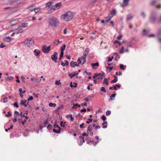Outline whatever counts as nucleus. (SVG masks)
Segmentation results:
<instances>
[{
  "label": "nucleus",
  "mask_w": 161,
  "mask_h": 161,
  "mask_svg": "<svg viewBox=\"0 0 161 161\" xmlns=\"http://www.w3.org/2000/svg\"><path fill=\"white\" fill-rule=\"evenodd\" d=\"M77 83H75V82H74L73 83V85H72V82H71L70 84V86L71 87H76L77 86Z\"/></svg>",
  "instance_id": "obj_33"
},
{
  "label": "nucleus",
  "mask_w": 161,
  "mask_h": 161,
  "mask_svg": "<svg viewBox=\"0 0 161 161\" xmlns=\"http://www.w3.org/2000/svg\"><path fill=\"white\" fill-rule=\"evenodd\" d=\"M79 138L80 140V142L79 145L81 146L82 145L83 143L85 142V141L84 139V138L82 136H79Z\"/></svg>",
  "instance_id": "obj_13"
},
{
  "label": "nucleus",
  "mask_w": 161,
  "mask_h": 161,
  "mask_svg": "<svg viewBox=\"0 0 161 161\" xmlns=\"http://www.w3.org/2000/svg\"><path fill=\"white\" fill-rule=\"evenodd\" d=\"M120 69L124 70L125 68H124V66L123 64H121L120 65Z\"/></svg>",
  "instance_id": "obj_56"
},
{
  "label": "nucleus",
  "mask_w": 161,
  "mask_h": 161,
  "mask_svg": "<svg viewBox=\"0 0 161 161\" xmlns=\"http://www.w3.org/2000/svg\"><path fill=\"white\" fill-rule=\"evenodd\" d=\"M52 4L53 2H48L46 4L45 6L46 7H47L49 8H50V7L52 6Z\"/></svg>",
  "instance_id": "obj_26"
},
{
  "label": "nucleus",
  "mask_w": 161,
  "mask_h": 161,
  "mask_svg": "<svg viewBox=\"0 0 161 161\" xmlns=\"http://www.w3.org/2000/svg\"><path fill=\"white\" fill-rule=\"evenodd\" d=\"M35 81L37 82H39L41 81V79L40 78H38L35 80Z\"/></svg>",
  "instance_id": "obj_58"
},
{
  "label": "nucleus",
  "mask_w": 161,
  "mask_h": 161,
  "mask_svg": "<svg viewBox=\"0 0 161 161\" xmlns=\"http://www.w3.org/2000/svg\"><path fill=\"white\" fill-rule=\"evenodd\" d=\"M49 106L50 107H55L56 106V104L55 103H50L49 104Z\"/></svg>",
  "instance_id": "obj_39"
},
{
  "label": "nucleus",
  "mask_w": 161,
  "mask_h": 161,
  "mask_svg": "<svg viewBox=\"0 0 161 161\" xmlns=\"http://www.w3.org/2000/svg\"><path fill=\"white\" fill-rule=\"evenodd\" d=\"M33 9L34 12L36 13L41 10V8H33Z\"/></svg>",
  "instance_id": "obj_34"
},
{
  "label": "nucleus",
  "mask_w": 161,
  "mask_h": 161,
  "mask_svg": "<svg viewBox=\"0 0 161 161\" xmlns=\"http://www.w3.org/2000/svg\"><path fill=\"white\" fill-rule=\"evenodd\" d=\"M8 101V97H4L3 99V102L6 103Z\"/></svg>",
  "instance_id": "obj_49"
},
{
  "label": "nucleus",
  "mask_w": 161,
  "mask_h": 161,
  "mask_svg": "<svg viewBox=\"0 0 161 161\" xmlns=\"http://www.w3.org/2000/svg\"><path fill=\"white\" fill-rule=\"evenodd\" d=\"M133 17V15L131 14H129L127 16L126 20L129 21Z\"/></svg>",
  "instance_id": "obj_18"
},
{
  "label": "nucleus",
  "mask_w": 161,
  "mask_h": 161,
  "mask_svg": "<svg viewBox=\"0 0 161 161\" xmlns=\"http://www.w3.org/2000/svg\"><path fill=\"white\" fill-rule=\"evenodd\" d=\"M101 92H103L104 93L106 92L105 88L104 87H102L101 90Z\"/></svg>",
  "instance_id": "obj_44"
},
{
  "label": "nucleus",
  "mask_w": 161,
  "mask_h": 161,
  "mask_svg": "<svg viewBox=\"0 0 161 161\" xmlns=\"http://www.w3.org/2000/svg\"><path fill=\"white\" fill-rule=\"evenodd\" d=\"M156 20V14L152 12L150 18V21L152 23H154Z\"/></svg>",
  "instance_id": "obj_6"
},
{
  "label": "nucleus",
  "mask_w": 161,
  "mask_h": 161,
  "mask_svg": "<svg viewBox=\"0 0 161 161\" xmlns=\"http://www.w3.org/2000/svg\"><path fill=\"white\" fill-rule=\"evenodd\" d=\"M129 0H123V2L121 4L122 7H125L126 6L128 3Z\"/></svg>",
  "instance_id": "obj_14"
},
{
  "label": "nucleus",
  "mask_w": 161,
  "mask_h": 161,
  "mask_svg": "<svg viewBox=\"0 0 161 161\" xmlns=\"http://www.w3.org/2000/svg\"><path fill=\"white\" fill-rule=\"evenodd\" d=\"M61 127H64L65 126V123H64L63 121H62L60 123Z\"/></svg>",
  "instance_id": "obj_57"
},
{
  "label": "nucleus",
  "mask_w": 161,
  "mask_h": 161,
  "mask_svg": "<svg viewBox=\"0 0 161 161\" xmlns=\"http://www.w3.org/2000/svg\"><path fill=\"white\" fill-rule=\"evenodd\" d=\"M14 78L13 76H11L9 77H8L6 78V80H12L14 79Z\"/></svg>",
  "instance_id": "obj_41"
},
{
  "label": "nucleus",
  "mask_w": 161,
  "mask_h": 161,
  "mask_svg": "<svg viewBox=\"0 0 161 161\" xmlns=\"http://www.w3.org/2000/svg\"><path fill=\"white\" fill-rule=\"evenodd\" d=\"M18 20L17 19H14L9 22L11 25H13L16 24L18 22Z\"/></svg>",
  "instance_id": "obj_15"
},
{
  "label": "nucleus",
  "mask_w": 161,
  "mask_h": 161,
  "mask_svg": "<svg viewBox=\"0 0 161 161\" xmlns=\"http://www.w3.org/2000/svg\"><path fill=\"white\" fill-rule=\"evenodd\" d=\"M35 6V5L34 4H33L30 5L29 7H28V8L30 9V8H32L33 7H34Z\"/></svg>",
  "instance_id": "obj_61"
},
{
  "label": "nucleus",
  "mask_w": 161,
  "mask_h": 161,
  "mask_svg": "<svg viewBox=\"0 0 161 161\" xmlns=\"http://www.w3.org/2000/svg\"><path fill=\"white\" fill-rule=\"evenodd\" d=\"M76 75V74L74 73H71L69 75V76L71 78H72L73 77Z\"/></svg>",
  "instance_id": "obj_35"
},
{
  "label": "nucleus",
  "mask_w": 161,
  "mask_h": 161,
  "mask_svg": "<svg viewBox=\"0 0 161 161\" xmlns=\"http://www.w3.org/2000/svg\"><path fill=\"white\" fill-rule=\"evenodd\" d=\"M114 79L112 80L111 81V83H116L118 81V77L116 75L114 76Z\"/></svg>",
  "instance_id": "obj_25"
},
{
  "label": "nucleus",
  "mask_w": 161,
  "mask_h": 161,
  "mask_svg": "<svg viewBox=\"0 0 161 161\" xmlns=\"http://www.w3.org/2000/svg\"><path fill=\"white\" fill-rule=\"evenodd\" d=\"M85 124L84 123H82L81 124H80V127L81 128H85V126H84Z\"/></svg>",
  "instance_id": "obj_54"
},
{
  "label": "nucleus",
  "mask_w": 161,
  "mask_h": 161,
  "mask_svg": "<svg viewBox=\"0 0 161 161\" xmlns=\"http://www.w3.org/2000/svg\"><path fill=\"white\" fill-rule=\"evenodd\" d=\"M49 10L47 11V13L48 14H51L56 10V8L54 6H52L49 8Z\"/></svg>",
  "instance_id": "obj_10"
},
{
  "label": "nucleus",
  "mask_w": 161,
  "mask_h": 161,
  "mask_svg": "<svg viewBox=\"0 0 161 161\" xmlns=\"http://www.w3.org/2000/svg\"><path fill=\"white\" fill-rule=\"evenodd\" d=\"M65 47L66 45L65 44H64V45H63V46L60 48L61 52H64V51L65 50Z\"/></svg>",
  "instance_id": "obj_32"
},
{
  "label": "nucleus",
  "mask_w": 161,
  "mask_h": 161,
  "mask_svg": "<svg viewBox=\"0 0 161 161\" xmlns=\"http://www.w3.org/2000/svg\"><path fill=\"white\" fill-rule=\"evenodd\" d=\"M92 67L93 69H97V67L99 66V64L98 63H92L91 64Z\"/></svg>",
  "instance_id": "obj_17"
},
{
  "label": "nucleus",
  "mask_w": 161,
  "mask_h": 161,
  "mask_svg": "<svg viewBox=\"0 0 161 161\" xmlns=\"http://www.w3.org/2000/svg\"><path fill=\"white\" fill-rule=\"evenodd\" d=\"M116 11L115 9H113L110 12V14L111 15H113V16L116 15Z\"/></svg>",
  "instance_id": "obj_27"
},
{
  "label": "nucleus",
  "mask_w": 161,
  "mask_h": 161,
  "mask_svg": "<svg viewBox=\"0 0 161 161\" xmlns=\"http://www.w3.org/2000/svg\"><path fill=\"white\" fill-rule=\"evenodd\" d=\"M90 51L89 48H87L85 49V50L84 52V54H83V56H84V57H86L88 53Z\"/></svg>",
  "instance_id": "obj_21"
},
{
  "label": "nucleus",
  "mask_w": 161,
  "mask_h": 161,
  "mask_svg": "<svg viewBox=\"0 0 161 161\" xmlns=\"http://www.w3.org/2000/svg\"><path fill=\"white\" fill-rule=\"evenodd\" d=\"M13 125H11L9 128H8V129H5V131L6 132L8 131V130H9L10 129H12L13 128Z\"/></svg>",
  "instance_id": "obj_51"
},
{
  "label": "nucleus",
  "mask_w": 161,
  "mask_h": 161,
  "mask_svg": "<svg viewBox=\"0 0 161 161\" xmlns=\"http://www.w3.org/2000/svg\"><path fill=\"white\" fill-rule=\"evenodd\" d=\"M65 63H64L63 61H61V65L63 67L68 66L69 65V62L67 60H65Z\"/></svg>",
  "instance_id": "obj_19"
},
{
  "label": "nucleus",
  "mask_w": 161,
  "mask_h": 161,
  "mask_svg": "<svg viewBox=\"0 0 161 161\" xmlns=\"http://www.w3.org/2000/svg\"><path fill=\"white\" fill-rule=\"evenodd\" d=\"M108 62H111L112 61V59L113 58V57L112 56L111 58H110V57H108Z\"/></svg>",
  "instance_id": "obj_63"
},
{
  "label": "nucleus",
  "mask_w": 161,
  "mask_h": 161,
  "mask_svg": "<svg viewBox=\"0 0 161 161\" xmlns=\"http://www.w3.org/2000/svg\"><path fill=\"white\" fill-rule=\"evenodd\" d=\"M24 31V30L23 29L20 28L17 31H16L15 32V33L16 34H18L20 33H22Z\"/></svg>",
  "instance_id": "obj_31"
},
{
  "label": "nucleus",
  "mask_w": 161,
  "mask_h": 161,
  "mask_svg": "<svg viewBox=\"0 0 161 161\" xmlns=\"http://www.w3.org/2000/svg\"><path fill=\"white\" fill-rule=\"evenodd\" d=\"M28 23H23L19 27H22L23 28L26 27L28 26Z\"/></svg>",
  "instance_id": "obj_23"
},
{
  "label": "nucleus",
  "mask_w": 161,
  "mask_h": 161,
  "mask_svg": "<svg viewBox=\"0 0 161 161\" xmlns=\"http://www.w3.org/2000/svg\"><path fill=\"white\" fill-rule=\"evenodd\" d=\"M111 112L110 111V110H107V111H106V114L108 115H108H110V114H111Z\"/></svg>",
  "instance_id": "obj_55"
},
{
  "label": "nucleus",
  "mask_w": 161,
  "mask_h": 161,
  "mask_svg": "<svg viewBox=\"0 0 161 161\" xmlns=\"http://www.w3.org/2000/svg\"><path fill=\"white\" fill-rule=\"evenodd\" d=\"M159 0H154L152 1L151 3V5H153L155 3H157L158 1Z\"/></svg>",
  "instance_id": "obj_40"
},
{
  "label": "nucleus",
  "mask_w": 161,
  "mask_h": 161,
  "mask_svg": "<svg viewBox=\"0 0 161 161\" xmlns=\"http://www.w3.org/2000/svg\"><path fill=\"white\" fill-rule=\"evenodd\" d=\"M116 95V94L114 93L110 97V99L112 100L114 99V98H113V97H114Z\"/></svg>",
  "instance_id": "obj_43"
},
{
  "label": "nucleus",
  "mask_w": 161,
  "mask_h": 161,
  "mask_svg": "<svg viewBox=\"0 0 161 161\" xmlns=\"http://www.w3.org/2000/svg\"><path fill=\"white\" fill-rule=\"evenodd\" d=\"M42 49L43 53H48L51 51V46H47L46 45H43L42 47Z\"/></svg>",
  "instance_id": "obj_4"
},
{
  "label": "nucleus",
  "mask_w": 161,
  "mask_h": 161,
  "mask_svg": "<svg viewBox=\"0 0 161 161\" xmlns=\"http://www.w3.org/2000/svg\"><path fill=\"white\" fill-rule=\"evenodd\" d=\"M5 115L6 117L10 116H11V114L10 113V112L9 111L8 112L7 114H6Z\"/></svg>",
  "instance_id": "obj_64"
},
{
  "label": "nucleus",
  "mask_w": 161,
  "mask_h": 161,
  "mask_svg": "<svg viewBox=\"0 0 161 161\" xmlns=\"http://www.w3.org/2000/svg\"><path fill=\"white\" fill-rule=\"evenodd\" d=\"M86 57H84V56L83 55V56L79 57L77 60V62L80 64L81 63V61H83L81 64L82 65H83V64H84L86 62Z\"/></svg>",
  "instance_id": "obj_5"
},
{
  "label": "nucleus",
  "mask_w": 161,
  "mask_h": 161,
  "mask_svg": "<svg viewBox=\"0 0 161 161\" xmlns=\"http://www.w3.org/2000/svg\"><path fill=\"white\" fill-rule=\"evenodd\" d=\"M103 83L104 84H105L106 85H107L108 84V82L107 79L106 78H105L103 80Z\"/></svg>",
  "instance_id": "obj_37"
},
{
  "label": "nucleus",
  "mask_w": 161,
  "mask_h": 161,
  "mask_svg": "<svg viewBox=\"0 0 161 161\" xmlns=\"http://www.w3.org/2000/svg\"><path fill=\"white\" fill-rule=\"evenodd\" d=\"M115 74L116 75H121L122 74V73L120 71H119L118 73V72H116Z\"/></svg>",
  "instance_id": "obj_62"
},
{
  "label": "nucleus",
  "mask_w": 161,
  "mask_h": 161,
  "mask_svg": "<svg viewBox=\"0 0 161 161\" xmlns=\"http://www.w3.org/2000/svg\"><path fill=\"white\" fill-rule=\"evenodd\" d=\"M107 123L106 121H104L103 122V123H102V125H103V128H107Z\"/></svg>",
  "instance_id": "obj_30"
},
{
  "label": "nucleus",
  "mask_w": 161,
  "mask_h": 161,
  "mask_svg": "<svg viewBox=\"0 0 161 161\" xmlns=\"http://www.w3.org/2000/svg\"><path fill=\"white\" fill-rule=\"evenodd\" d=\"M74 14V13L71 11H68L62 14L60 18L61 19L65 21H69L73 18Z\"/></svg>",
  "instance_id": "obj_1"
},
{
  "label": "nucleus",
  "mask_w": 161,
  "mask_h": 161,
  "mask_svg": "<svg viewBox=\"0 0 161 161\" xmlns=\"http://www.w3.org/2000/svg\"><path fill=\"white\" fill-rule=\"evenodd\" d=\"M141 15L143 18H145L146 16V14L144 12H142Z\"/></svg>",
  "instance_id": "obj_42"
},
{
  "label": "nucleus",
  "mask_w": 161,
  "mask_h": 161,
  "mask_svg": "<svg viewBox=\"0 0 161 161\" xmlns=\"http://www.w3.org/2000/svg\"><path fill=\"white\" fill-rule=\"evenodd\" d=\"M61 42H62L60 41L59 40H55L53 43L56 46H57L59 43Z\"/></svg>",
  "instance_id": "obj_28"
},
{
  "label": "nucleus",
  "mask_w": 161,
  "mask_h": 161,
  "mask_svg": "<svg viewBox=\"0 0 161 161\" xmlns=\"http://www.w3.org/2000/svg\"><path fill=\"white\" fill-rule=\"evenodd\" d=\"M91 125H89L87 128V134H89L91 136L93 135V133L92 131V129L90 128V126Z\"/></svg>",
  "instance_id": "obj_12"
},
{
  "label": "nucleus",
  "mask_w": 161,
  "mask_h": 161,
  "mask_svg": "<svg viewBox=\"0 0 161 161\" xmlns=\"http://www.w3.org/2000/svg\"><path fill=\"white\" fill-rule=\"evenodd\" d=\"M23 43L26 46L29 47L32 46L34 44V42L32 39H26L25 40Z\"/></svg>",
  "instance_id": "obj_3"
},
{
  "label": "nucleus",
  "mask_w": 161,
  "mask_h": 161,
  "mask_svg": "<svg viewBox=\"0 0 161 161\" xmlns=\"http://www.w3.org/2000/svg\"><path fill=\"white\" fill-rule=\"evenodd\" d=\"M68 116H69V117H70V120L71 121H73L74 120V118L73 117H72V115L71 114H69V115H67L66 116V118H68Z\"/></svg>",
  "instance_id": "obj_38"
},
{
  "label": "nucleus",
  "mask_w": 161,
  "mask_h": 161,
  "mask_svg": "<svg viewBox=\"0 0 161 161\" xmlns=\"http://www.w3.org/2000/svg\"><path fill=\"white\" fill-rule=\"evenodd\" d=\"M56 8V10L60 8L61 6V3L59 2L55 4L54 6Z\"/></svg>",
  "instance_id": "obj_20"
},
{
  "label": "nucleus",
  "mask_w": 161,
  "mask_h": 161,
  "mask_svg": "<svg viewBox=\"0 0 161 161\" xmlns=\"http://www.w3.org/2000/svg\"><path fill=\"white\" fill-rule=\"evenodd\" d=\"M53 127L54 128L57 127L59 129L58 130H56V129H53V132L56 133H60V131L61 130V128L59 127V126L58 125H57V124L56 123L54 124Z\"/></svg>",
  "instance_id": "obj_9"
},
{
  "label": "nucleus",
  "mask_w": 161,
  "mask_h": 161,
  "mask_svg": "<svg viewBox=\"0 0 161 161\" xmlns=\"http://www.w3.org/2000/svg\"><path fill=\"white\" fill-rule=\"evenodd\" d=\"M101 119L103 120V121H105L106 119V118L105 116L104 115H103Z\"/></svg>",
  "instance_id": "obj_60"
},
{
  "label": "nucleus",
  "mask_w": 161,
  "mask_h": 161,
  "mask_svg": "<svg viewBox=\"0 0 161 161\" xmlns=\"http://www.w3.org/2000/svg\"><path fill=\"white\" fill-rule=\"evenodd\" d=\"M33 99V97L32 96H30L27 99V101H31Z\"/></svg>",
  "instance_id": "obj_59"
},
{
  "label": "nucleus",
  "mask_w": 161,
  "mask_h": 161,
  "mask_svg": "<svg viewBox=\"0 0 161 161\" xmlns=\"http://www.w3.org/2000/svg\"><path fill=\"white\" fill-rule=\"evenodd\" d=\"M99 76H103V75H102L101 73H99L98 74L96 73L93 75V77L94 79H95L96 77H98Z\"/></svg>",
  "instance_id": "obj_29"
},
{
  "label": "nucleus",
  "mask_w": 161,
  "mask_h": 161,
  "mask_svg": "<svg viewBox=\"0 0 161 161\" xmlns=\"http://www.w3.org/2000/svg\"><path fill=\"white\" fill-rule=\"evenodd\" d=\"M64 53V52H61L60 54V57L59 58V59L60 60L61 59V58L63 56Z\"/></svg>",
  "instance_id": "obj_50"
},
{
  "label": "nucleus",
  "mask_w": 161,
  "mask_h": 161,
  "mask_svg": "<svg viewBox=\"0 0 161 161\" xmlns=\"http://www.w3.org/2000/svg\"><path fill=\"white\" fill-rule=\"evenodd\" d=\"M77 107H80V105L78 104L77 103L75 104H74L73 106L72 107V108H74L75 109H77Z\"/></svg>",
  "instance_id": "obj_36"
},
{
  "label": "nucleus",
  "mask_w": 161,
  "mask_h": 161,
  "mask_svg": "<svg viewBox=\"0 0 161 161\" xmlns=\"http://www.w3.org/2000/svg\"><path fill=\"white\" fill-rule=\"evenodd\" d=\"M13 39V38L9 37H6L5 38H4L3 39V40L4 42H10L11 40H12Z\"/></svg>",
  "instance_id": "obj_16"
},
{
  "label": "nucleus",
  "mask_w": 161,
  "mask_h": 161,
  "mask_svg": "<svg viewBox=\"0 0 161 161\" xmlns=\"http://www.w3.org/2000/svg\"><path fill=\"white\" fill-rule=\"evenodd\" d=\"M33 52L35 53V55L36 56L39 55L41 53V52L40 50H37L36 49H35Z\"/></svg>",
  "instance_id": "obj_22"
},
{
  "label": "nucleus",
  "mask_w": 161,
  "mask_h": 161,
  "mask_svg": "<svg viewBox=\"0 0 161 161\" xmlns=\"http://www.w3.org/2000/svg\"><path fill=\"white\" fill-rule=\"evenodd\" d=\"M124 46H122L121 47V50L119 51V52L121 53H124Z\"/></svg>",
  "instance_id": "obj_46"
},
{
  "label": "nucleus",
  "mask_w": 161,
  "mask_h": 161,
  "mask_svg": "<svg viewBox=\"0 0 161 161\" xmlns=\"http://www.w3.org/2000/svg\"><path fill=\"white\" fill-rule=\"evenodd\" d=\"M147 33V31L146 30H144L143 31L142 34L144 35H146Z\"/></svg>",
  "instance_id": "obj_52"
},
{
  "label": "nucleus",
  "mask_w": 161,
  "mask_h": 161,
  "mask_svg": "<svg viewBox=\"0 0 161 161\" xmlns=\"http://www.w3.org/2000/svg\"><path fill=\"white\" fill-rule=\"evenodd\" d=\"M48 123V119H47L44 122V124L45 125L44 127H46V125H47Z\"/></svg>",
  "instance_id": "obj_45"
},
{
  "label": "nucleus",
  "mask_w": 161,
  "mask_h": 161,
  "mask_svg": "<svg viewBox=\"0 0 161 161\" xmlns=\"http://www.w3.org/2000/svg\"><path fill=\"white\" fill-rule=\"evenodd\" d=\"M97 0H92L90 3V4H92L95 3L97 2Z\"/></svg>",
  "instance_id": "obj_53"
},
{
  "label": "nucleus",
  "mask_w": 161,
  "mask_h": 161,
  "mask_svg": "<svg viewBox=\"0 0 161 161\" xmlns=\"http://www.w3.org/2000/svg\"><path fill=\"white\" fill-rule=\"evenodd\" d=\"M29 102L27 100L25 99H22L21 100L20 104L21 105L26 107L28 105Z\"/></svg>",
  "instance_id": "obj_7"
},
{
  "label": "nucleus",
  "mask_w": 161,
  "mask_h": 161,
  "mask_svg": "<svg viewBox=\"0 0 161 161\" xmlns=\"http://www.w3.org/2000/svg\"><path fill=\"white\" fill-rule=\"evenodd\" d=\"M80 63H79L76 62H74L72 61L70 63V66L72 67H75V66H78Z\"/></svg>",
  "instance_id": "obj_11"
},
{
  "label": "nucleus",
  "mask_w": 161,
  "mask_h": 161,
  "mask_svg": "<svg viewBox=\"0 0 161 161\" xmlns=\"http://www.w3.org/2000/svg\"><path fill=\"white\" fill-rule=\"evenodd\" d=\"M157 21L158 23H161V14L157 19Z\"/></svg>",
  "instance_id": "obj_48"
},
{
  "label": "nucleus",
  "mask_w": 161,
  "mask_h": 161,
  "mask_svg": "<svg viewBox=\"0 0 161 161\" xmlns=\"http://www.w3.org/2000/svg\"><path fill=\"white\" fill-rule=\"evenodd\" d=\"M113 15H111L110 14L108 15L106 18V20H105L106 22H108L112 17Z\"/></svg>",
  "instance_id": "obj_24"
},
{
  "label": "nucleus",
  "mask_w": 161,
  "mask_h": 161,
  "mask_svg": "<svg viewBox=\"0 0 161 161\" xmlns=\"http://www.w3.org/2000/svg\"><path fill=\"white\" fill-rule=\"evenodd\" d=\"M88 120V121H86V123L87 124H89L90 123L92 122L93 121V119H92L89 118Z\"/></svg>",
  "instance_id": "obj_47"
},
{
  "label": "nucleus",
  "mask_w": 161,
  "mask_h": 161,
  "mask_svg": "<svg viewBox=\"0 0 161 161\" xmlns=\"http://www.w3.org/2000/svg\"><path fill=\"white\" fill-rule=\"evenodd\" d=\"M58 53L56 52H54L53 54L51 56V59L55 63L57 62V59L58 58Z\"/></svg>",
  "instance_id": "obj_8"
},
{
  "label": "nucleus",
  "mask_w": 161,
  "mask_h": 161,
  "mask_svg": "<svg viewBox=\"0 0 161 161\" xmlns=\"http://www.w3.org/2000/svg\"><path fill=\"white\" fill-rule=\"evenodd\" d=\"M49 25L52 27H57L58 25L59 20L55 16L49 17L48 19Z\"/></svg>",
  "instance_id": "obj_2"
}]
</instances>
